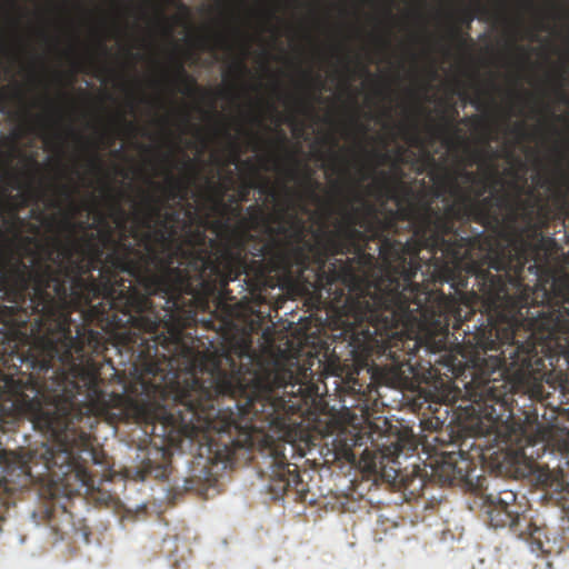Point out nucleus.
<instances>
[{"instance_id": "nucleus-26", "label": "nucleus", "mask_w": 569, "mask_h": 569, "mask_svg": "<svg viewBox=\"0 0 569 569\" xmlns=\"http://www.w3.org/2000/svg\"><path fill=\"white\" fill-rule=\"evenodd\" d=\"M449 34L450 37L456 40L457 42H459L460 46L465 44V42L467 40H470L469 37H465L460 29L457 27V26H451L450 27V30H449Z\"/></svg>"}, {"instance_id": "nucleus-28", "label": "nucleus", "mask_w": 569, "mask_h": 569, "mask_svg": "<svg viewBox=\"0 0 569 569\" xmlns=\"http://www.w3.org/2000/svg\"><path fill=\"white\" fill-rule=\"evenodd\" d=\"M511 132L519 136V137H525L526 134V124L523 121H518L516 122L512 128H511Z\"/></svg>"}, {"instance_id": "nucleus-46", "label": "nucleus", "mask_w": 569, "mask_h": 569, "mask_svg": "<svg viewBox=\"0 0 569 569\" xmlns=\"http://www.w3.org/2000/svg\"><path fill=\"white\" fill-rule=\"evenodd\" d=\"M428 159H429L430 161H432V162L435 161V158H433L431 154H429V153H428Z\"/></svg>"}, {"instance_id": "nucleus-44", "label": "nucleus", "mask_w": 569, "mask_h": 569, "mask_svg": "<svg viewBox=\"0 0 569 569\" xmlns=\"http://www.w3.org/2000/svg\"><path fill=\"white\" fill-rule=\"evenodd\" d=\"M100 48H101L104 52H107V47H106L102 42H100Z\"/></svg>"}, {"instance_id": "nucleus-42", "label": "nucleus", "mask_w": 569, "mask_h": 569, "mask_svg": "<svg viewBox=\"0 0 569 569\" xmlns=\"http://www.w3.org/2000/svg\"><path fill=\"white\" fill-rule=\"evenodd\" d=\"M243 164H246L247 167L252 168V163H251V161H250V160L244 161V162H243Z\"/></svg>"}, {"instance_id": "nucleus-52", "label": "nucleus", "mask_w": 569, "mask_h": 569, "mask_svg": "<svg viewBox=\"0 0 569 569\" xmlns=\"http://www.w3.org/2000/svg\"><path fill=\"white\" fill-rule=\"evenodd\" d=\"M333 170L335 171H339V169H338V167L336 164L333 166Z\"/></svg>"}, {"instance_id": "nucleus-11", "label": "nucleus", "mask_w": 569, "mask_h": 569, "mask_svg": "<svg viewBox=\"0 0 569 569\" xmlns=\"http://www.w3.org/2000/svg\"><path fill=\"white\" fill-rule=\"evenodd\" d=\"M515 511L508 508L489 505L488 516L490 525L495 528H505L512 523Z\"/></svg>"}, {"instance_id": "nucleus-48", "label": "nucleus", "mask_w": 569, "mask_h": 569, "mask_svg": "<svg viewBox=\"0 0 569 569\" xmlns=\"http://www.w3.org/2000/svg\"><path fill=\"white\" fill-rule=\"evenodd\" d=\"M419 482H420V489L423 487V480L421 478H419Z\"/></svg>"}, {"instance_id": "nucleus-34", "label": "nucleus", "mask_w": 569, "mask_h": 569, "mask_svg": "<svg viewBox=\"0 0 569 569\" xmlns=\"http://www.w3.org/2000/svg\"><path fill=\"white\" fill-rule=\"evenodd\" d=\"M302 74H303V78H305L307 81L311 82V81H313V80H317V81L319 82V84H321V80H320V77H319V76H317L316 78H313L310 71H303V73H302Z\"/></svg>"}, {"instance_id": "nucleus-31", "label": "nucleus", "mask_w": 569, "mask_h": 569, "mask_svg": "<svg viewBox=\"0 0 569 569\" xmlns=\"http://www.w3.org/2000/svg\"><path fill=\"white\" fill-rule=\"evenodd\" d=\"M231 147H232V157H231L230 162L231 163H237L239 158H240L238 146H237V143L234 141H232Z\"/></svg>"}, {"instance_id": "nucleus-17", "label": "nucleus", "mask_w": 569, "mask_h": 569, "mask_svg": "<svg viewBox=\"0 0 569 569\" xmlns=\"http://www.w3.org/2000/svg\"><path fill=\"white\" fill-rule=\"evenodd\" d=\"M541 535H542V529L536 527V528H533L532 531L529 532L527 538H523L525 540L528 541L531 551L535 553H540V552L545 551L543 543L540 539Z\"/></svg>"}, {"instance_id": "nucleus-20", "label": "nucleus", "mask_w": 569, "mask_h": 569, "mask_svg": "<svg viewBox=\"0 0 569 569\" xmlns=\"http://www.w3.org/2000/svg\"><path fill=\"white\" fill-rule=\"evenodd\" d=\"M254 187V179H249L244 181L239 190L238 196L240 201H247L249 199L250 190Z\"/></svg>"}, {"instance_id": "nucleus-18", "label": "nucleus", "mask_w": 569, "mask_h": 569, "mask_svg": "<svg viewBox=\"0 0 569 569\" xmlns=\"http://www.w3.org/2000/svg\"><path fill=\"white\" fill-rule=\"evenodd\" d=\"M303 184L307 188L309 196L313 199H317L318 196L316 191L321 188V183L312 178V172L310 170H307L306 174L303 176Z\"/></svg>"}, {"instance_id": "nucleus-4", "label": "nucleus", "mask_w": 569, "mask_h": 569, "mask_svg": "<svg viewBox=\"0 0 569 569\" xmlns=\"http://www.w3.org/2000/svg\"><path fill=\"white\" fill-rule=\"evenodd\" d=\"M472 163L486 167L485 178L475 186L461 187L455 178H447L442 186L433 191L435 198H442V207H433L432 201L417 198L413 190L391 180L386 171L375 178L369 191L375 193L380 206L373 203V214L369 236L376 242L375 252L381 261H393V273L408 280L412 263H432L436 274L446 280L462 283V271L477 274L482 287L499 283L481 270L477 262L478 249L485 246L482 231L472 236H462L455 229V219L466 217L467 200L480 199L496 189L500 182L498 171L483 152L471 153ZM500 286V284H498ZM498 292L501 287H498Z\"/></svg>"}, {"instance_id": "nucleus-32", "label": "nucleus", "mask_w": 569, "mask_h": 569, "mask_svg": "<svg viewBox=\"0 0 569 569\" xmlns=\"http://www.w3.org/2000/svg\"><path fill=\"white\" fill-rule=\"evenodd\" d=\"M473 19H475V16L472 14L471 11L468 10L463 13L462 22H466L467 27H470V23L473 21Z\"/></svg>"}, {"instance_id": "nucleus-41", "label": "nucleus", "mask_w": 569, "mask_h": 569, "mask_svg": "<svg viewBox=\"0 0 569 569\" xmlns=\"http://www.w3.org/2000/svg\"><path fill=\"white\" fill-rule=\"evenodd\" d=\"M31 162H32L33 167H36V170L38 171V169H39L38 162L36 160H31Z\"/></svg>"}, {"instance_id": "nucleus-22", "label": "nucleus", "mask_w": 569, "mask_h": 569, "mask_svg": "<svg viewBox=\"0 0 569 569\" xmlns=\"http://www.w3.org/2000/svg\"><path fill=\"white\" fill-rule=\"evenodd\" d=\"M166 466L158 465L157 467L153 466L150 459L143 462V472L151 475L153 471H156V477L163 476L166 472Z\"/></svg>"}, {"instance_id": "nucleus-19", "label": "nucleus", "mask_w": 569, "mask_h": 569, "mask_svg": "<svg viewBox=\"0 0 569 569\" xmlns=\"http://www.w3.org/2000/svg\"><path fill=\"white\" fill-rule=\"evenodd\" d=\"M459 176L463 179L466 183L469 186H475L478 182H481V179L485 178V172L482 174H478L472 171L461 170Z\"/></svg>"}, {"instance_id": "nucleus-21", "label": "nucleus", "mask_w": 569, "mask_h": 569, "mask_svg": "<svg viewBox=\"0 0 569 569\" xmlns=\"http://www.w3.org/2000/svg\"><path fill=\"white\" fill-rule=\"evenodd\" d=\"M88 164L93 172H97V173L103 172L102 160L99 157V154L96 152V150H93L91 157L89 158Z\"/></svg>"}, {"instance_id": "nucleus-49", "label": "nucleus", "mask_w": 569, "mask_h": 569, "mask_svg": "<svg viewBox=\"0 0 569 569\" xmlns=\"http://www.w3.org/2000/svg\"><path fill=\"white\" fill-rule=\"evenodd\" d=\"M43 512L46 513V517H48V518H49L50 512H49L48 510H44Z\"/></svg>"}, {"instance_id": "nucleus-9", "label": "nucleus", "mask_w": 569, "mask_h": 569, "mask_svg": "<svg viewBox=\"0 0 569 569\" xmlns=\"http://www.w3.org/2000/svg\"><path fill=\"white\" fill-rule=\"evenodd\" d=\"M208 184L210 188L211 199L213 201L214 209L222 211V212L230 211L232 213V208H234L236 206H239L238 204V202L240 201L239 196H231L229 199L230 204H226L223 201V198H224L227 188L222 183H214L212 181H209Z\"/></svg>"}, {"instance_id": "nucleus-5", "label": "nucleus", "mask_w": 569, "mask_h": 569, "mask_svg": "<svg viewBox=\"0 0 569 569\" xmlns=\"http://www.w3.org/2000/svg\"><path fill=\"white\" fill-rule=\"evenodd\" d=\"M511 196L493 189L488 196L477 200H467L466 217L455 219V229L459 230L462 236H472L475 232L468 231V221L473 220L482 227H499L503 223V211H508Z\"/></svg>"}, {"instance_id": "nucleus-30", "label": "nucleus", "mask_w": 569, "mask_h": 569, "mask_svg": "<svg viewBox=\"0 0 569 569\" xmlns=\"http://www.w3.org/2000/svg\"><path fill=\"white\" fill-rule=\"evenodd\" d=\"M216 43L219 48H223V47L229 48L230 47L227 38L220 33L216 36Z\"/></svg>"}, {"instance_id": "nucleus-45", "label": "nucleus", "mask_w": 569, "mask_h": 569, "mask_svg": "<svg viewBox=\"0 0 569 569\" xmlns=\"http://www.w3.org/2000/svg\"><path fill=\"white\" fill-rule=\"evenodd\" d=\"M381 41H382L383 46H389V40L382 39Z\"/></svg>"}, {"instance_id": "nucleus-33", "label": "nucleus", "mask_w": 569, "mask_h": 569, "mask_svg": "<svg viewBox=\"0 0 569 569\" xmlns=\"http://www.w3.org/2000/svg\"><path fill=\"white\" fill-rule=\"evenodd\" d=\"M560 451L568 458L569 465V439L563 441V443L560 447Z\"/></svg>"}, {"instance_id": "nucleus-37", "label": "nucleus", "mask_w": 569, "mask_h": 569, "mask_svg": "<svg viewBox=\"0 0 569 569\" xmlns=\"http://www.w3.org/2000/svg\"><path fill=\"white\" fill-rule=\"evenodd\" d=\"M510 96H511L513 99H516V100H521V96H520L518 92H516V91H511V92H510Z\"/></svg>"}, {"instance_id": "nucleus-10", "label": "nucleus", "mask_w": 569, "mask_h": 569, "mask_svg": "<svg viewBox=\"0 0 569 569\" xmlns=\"http://www.w3.org/2000/svg\"><path fill=\"white\" fill-rule=\"evenodd\" d=\"M408 149L405 148V147H398L396 150H395V157L393 159L391 160V156L390 153L388 152H378V151H375L372 152V156L375 158H377L378 162L381 163V164H385V163H388V162H391V169L392 171L396 173V174H400L401 173V164L403 163H408V159H407V153H408Z\"/></svg>"}, {"instance_id": "nucleus-14", "label": "nucleus", "mask_w": 569, "mask_h": 569, "mask_svg": "<svg viewBox=\"0 0 569 569\" xmlns=\"http://www.w3.org/2000/svg\"><path fill=\"white\" fill-rule=\"evenodd\" d=\"M402 138L413 147H421L423 141L418 130L417 122L400 127Z\"/></svg>"}, {"instance_id": "nucleus-3", "label": "nucleus", "mask_w": 569, "mask_h": 569, "mask_svg": "<svg viewBox=\"0 0 569 569\" xmlns=\"http://www.w3.org/2000/svg\"><path fill=\"white\" fill-rule=\"evenodd\" d=\"M2 179L0 222L9 188L26 187L34 200L47 193L42 182L24 183L8 164ZM54 188L70 204L59 223L67 239L47 238L29 262L21 248L0 242V423H92L108 408L94 359L107 348L89 312L109 293L103 236L110 224L100 214L103 228L88 231L94 223L73 220L74 189Z\"/></svg>"}, {"instance_id": "nucleus-38", "label": "nucleus", "mask_w": 569, "mask_h": 569, "mask_svg": "<svg viewBox=\"0 0 569 569\" xmlns=\"http://www.w3.org/2000/svg\"><path fill=\"white\" fill-rule=\"evenodd\" d=\"M69 132L72 133L78 140H82V136L76 133L71 128H69Z\"/></svg>"}, {"instance_id": "nucleus-24", "label": "nucleus", "mask_w": 569, "mask_h": 569, "mask_svg": "<svg viewBox=\"0 0 569 569\" xmlns=\"http://www.w3.org/2000/svg\"><path fill=\"white\" fill-rule=\"evenodd\" d=\"M231 71L236 77H241L249 73V69L247 68L244 60L238 59L231 67Z\"/></svg>"}, {"instance_id": "nucleus-25", "label": "nucleus", "mask_w": 569, "mask_h": 569, "mask_svg": "<svg viewBox=\"0 0 569 569\" xmlns=\"http://www.w3.org/2000/svg\"><path fill=\"white\" fill-rule=\"evenodd\" d=\"M10 96L7 92V88H0V112L8 113Z\"/></svg>"}, {"instance_id": "nucleus-8", "label": "nucleus", "mask_w": 569, "mask_h": 569, "mask_svg": "<svg viewBox=\"0 0 569 569\" xmlns=\"http://www.w3.org/2000/svg\"><path fill=\"white\" fill-rule=\"evenodd\" d=\"M277 147L283 153L284 160L292 166L286 169V176L289 180H297L300 177L301 162L296 157V153L288 148V138L283 132H280Z\"/></svg>"}, {"instance_id": "nucleus-1", "label": "nucleus", "mask_w": 569, "mask_h": 569, "mask_svg": "<svg viewBox=\"0 0 569 569\" xmlns=\"http://www.w3.org/2000/svg\"><path fill=\"white\" fill-rule=\"evenodd\" d=\"M191 176L166 171V183H153L163 200L144 194L133 212L134 226L108 184L119 216L118 238L111 226L103 236L110 288L89 317L98 318L103 331L129 325L138 353L134 379L127 389L128 419L150 427L161 441L202 435L206 441H286L309 411L315 385L311 366L281 360L253 347L252 326L231 337L213 352L183 347L186 372L173 360L158 359V346L179 339L171 320L192 319L208 298L229 282L262 283L271 273L306 282L332 298L339 323L345 301L355 296L365 274L372 270L375 252L369 243L373 203L340 180L332 191L342 198L341 219L333 231L315 230L281 207L273 214L251 204L232 208L229 219L212 222L214 238L206 233L209 221L188 209L166 210L169 201H184L196 169L183 162Z\"/></svg>"}, {"instance_id": "nucleus-23", "label": "nucleus", "mask_w": 569, "mask_h": 569, "mask_svg": "<svg viewBox=\"0 0 569 569\" xmlns=\"http://www.w3.org/2000/svg\"><path fill=\"white\" fill-rule=\"evenodd\" d=\"M458 116V111L456 109H453L452 111V117H451V120L450 121H446V124L445 126H440V127H432L431 129L437 132V133H440L442 131H453L455 133L458 132V128L456 126L452 124V121L455 120V118Z\"/></svg>"}, {"instance_id": "nucleus-43", "label": "nucleus", "mask_w": 569, "mask_h": 569, "mask_svg": "<svg viewBox=\"0 0 569 569\" xmlns=\"http://www.w3.org/2000/svg\"><path fill=\"white\" fill-rule=\"evenodd\" d=\"M14 97L21 98V92L19 90L14 91Z\"/></svg>"}, {"instance_id": "nucleus-12", "label": "nucleus", "mask_w": 569, "mask_h": 569, "mask_svg": "<svg viewBox=\"0 0 569 569\" xmlns=\"http://www.w3.org/2000/svg\"><path fill=\"white\" fill-rule=\"evenodd\" d=\"M536 527L527 516L518 512L513 513L512 523L509 525L510 531L522 539L527 538L529 532Z\"/></svg>"}, {"instance_id": "nucleus-53", "label": "nucleus", "mask_w": 569, "mask_h": 569, "mask_svg": "<svg viewBox=\"0 0 569 569\" xmlns=\"http://www.w3.org/2000/svg\"><path fill=\"white\" fill-rule=\"evenodd\" d=\"M188 118H189V117H188V114L186 113V114H184V121H188Z\"/></svg>"}, {"instance_id": "nucleus-39", "label": "nucleus", "mask_w": 569, "mask_h": 569, "mask_svg": "<svg viewBox=\"0 0 569 569\" xmlns=\"http://www.w3.org/2000/svg\"><path fill=\"white\" fill-rule=\"evenodd\" d=\"M159 17H160L161 21L167 22V18H166V16H164V13H163V11H162V10H160V12H159Z\"/></svg>"}, {"instance_id": "nucleus-40", "label": "nucleus", "mask_w": 569, "mask_h": 569, "mask_svg": "<svg viewBox=\"0 0 569 569\" xmlns=\"http://www.w3.org/2000/svg\"><path fill=\"white\" fill-rule=\"evenodd\" d=\"M269 160H273V162L278 164L280 159L278 157H271V158L267 159L266 161H269Z\"/></svg>"}, {"instance_id": "nucleus-13", "label": "nucleus", "mask_w": 569, "mask_h": 569, "mask_svg": "<svg viewBox=\"0 0 569 569\" xmlns=\"http://www.w3.org/2000/svg\"><path fill=\"white\" fill-rule=\"evenodd\" d=\"M516 493L512 490H501L496 495H487L488 505L499 506L510 509L511 503L516 501Z\"/></svg>"}, {"instance_id": "nucleus-15", "label": "nucleus", "mask_w": 569, "mask_h": 569, "mask_svg": "<svg viewBox=\"0 0 569 569\" xmlns=\"http://www.w3.org/2000/svg\"><path fill=\"white\" fill-rule=\"evenodd\" d=\"M460 123L465 124V126H468V124H472L475 126L476 128H482L486 130V147L489 149L490 146H489V142L490 140H492L489 136L491 133V129L490 127L488 126L487 122H485V120L479 117V116H472V117H465L460 120Z\"/></svg>"}, {"instance_id": "nucleus-29", "label": "nucleus", "mask_w": 569, "mask_h": 569, "mask_svg": "<svg viewBox=\"0 0 569 569\" xmlns=\"http://www.w3.org/2000/svg\"><path fill=\"white\" fill-rule=\"evenodd\" d=\"M527 459V453H526V450L523 448L521 449H518L513 452V457H512V462L516 465V463H519L520 461H525Z\"/></svg>"}, {"instance_id": "nucleus-2", "label": "nucleus", "mask_w": 569, "mask_h": 569, "mask_svg": "<svg viewBox=\"0 0 569 569\" xmlns=\"http://www.w3.org/2000/svg\"><path fill=\"white\" fill-rule=\"evenodd\" d=\"M393 261L376 262L365 274L355 296L345 301L339 321L343 339L353 352L371 360L370 370L378 381L392 385L412 371L411 358L426 346L442 348L433 341L428 327L448 331V313L455 329L470 333L471 317L480 311L487 323L473 325L476 352L469 359L467 385L470 405L465 408L471 425L490 431L512 416L510 405L516 387L538 383L548 375V366L560 380H569V279H552L545 290L548 306L536 313L527 307L529 296L522 288L490 273L498 283L482 287L477 274L462 271L466 286L438 277L432 263H412L408 280L393 273Z\"/></svg>"}, {"instance_id": "nucleus-6", "label": "nucleus", "mask_w": 569, "mask_h": 569, "mask_svg": "<svg viewBox=\"0 0 569 569\" xmlns=\"http://www.w3.org/2000/svg\"><path fill=\"white\" fill-rule=\"evenodd\" d=\"M472 461L462 452H446L431 466V476L441 486H472Z\"/></svg>"}, {"instance_id": "nucleus-47", "label": "nucleus", "mask_w": 569, "mask_h": 569, "mask_svg": "<svg viewBox=\"0 0 569 569\" xmlns=\"http://www.w3.org/2000/svg\"><path fill=\"white\" fill-rule=\"evenodd\" d=\"M567 73H568V69L567 68L562 69V74L566 76Z\"/></svg>"}, {"instance_id": "nucleus-16", "label": "nucleus", "mask_w": 569, "mask_h": 569, "mask_svg": "<svg viewBox=\"0 0 569 569\" xmlns=\"http://www.w3.org/2000/svg\"><path fill=\"white\" fill-rule=\"evenodd\" d=\"M252 189H257L260 194L271 198L277 206L279 204V193L276 188L270 184L269 180L264 179L259 183L254 180V187Z\"/></svg>"}, {"instance_id": "nucleus-50", "label": "nucleus", "mask_w": 569, "mask_h": 569, "mask_svg": "<svg viewBox=\"0 0 569 569\" xmlns=\"http://www.w3.org/2000/svg\"><path fill=\"white\" fill-rule=\"evenodd\" d=\"M512 47L516 48V50H522L521 48L516 47L513 43H512Z\"/></svg>"}, {"instance_id": "nucleus-7", "label": "nucleus", "mask_w": 569, "mask_h": 569, "mask_svg": "<svg viewBox=\"0 0 569 569\" xmlns=\"http://www.w3.org/2000/svg\"><path fill=\"white\" fill-rule=\"evenodd\" d=\"M173 82L177 84L178 91L187 96H191L200 90L194 78L188 74L180 60H176L174 62Z\"/></svg>"}, {"instance_id": "nucleus-51", "label": "nucleus", "mask_w": 569, "mask_h": 569, "mask_svg": "<svg viewBox=\"0 0 569 569\" xmlns=\"http://www.w3.org/2000/svg\"><path fill=\"white\" fill-rule=\"evenodd\" d=\"M47 101H48V103H49L50 106H52V100L47 99Z\"/></svg>"}, {"instance_id": "nucleus-27", "label": "nucleus", "mask_w": 569, "mask_h": 569, "mask_svg": "<svg viewBox=\"0 0 569 569\" xmlns=\"http://www.w3.org/2000/svg\"><path fill=\"white\" fill-rule=\"evenodd\" d=\"M36 120V124L41 131H47L52 123L51 118L49 117L39 116Z\"/></svg>"}, {"instance_id": "nucleus-35", "label": "nucleus", "mask_w": 569, "mask_h": 569, "mask_svg": "<svg viewBox=\"0 0 569 569\" xmlns=\"http://www.w3.org/2000/svg\"><path fill=\"white\" fill-rule=\"evenodd\" d=\"M49 204L52 208H61V201L57 199H50Z\"/></svg>"}, {"instance_id": "nucleus-36", "label": "nucleus", "mask_w": 569, "mask_h": 569, "mask_svg": "<svg viewBox=\"0 0 569 569\" xmlns=\"http://www.w3.org/2000/svg\"><path fill=\"white\" fill-rule=\"evenodd\" d=\"M472 104L477 108V109H480L481 108V101L479 98L475 99L472 101Z\"/></svg>"}]
</instances>
